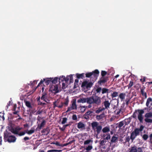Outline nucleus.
<instances>
[{
  "label": "nucleus",
  "instance_id": "obj_1",
  "mask_svg": "<svg viewBox=\"0 0 152 152\" xmlns=\"http://www.w3.org/2000/svg\"><path fill=\"white\" fill-rule=\"evenodd\" d=\"M146 105L147 107H145L143 109L136 110L132 116L133 118L136 119L137 112L138 114L137 117L140 124L143 123V122L144 117L143 114L144 113V110H146L147 112H149L152 109V99L151 98H149L147 99Z\"/></svg>",
  "mask_w": 152,
  "mask_h": 152
},
{
  "label": "nucleus",
  "instance_id": "obj_2",
  "mask_svg": "<svg viewBox=\"0 0 152 152\" xmlns=\"http://www.w3.org/2000/svg\"><path fill=\"white\" fill-rule=\"evenodd\" d=\"M78 103H84L86 102L89 104L86 108H91L92 107H94L100 105L101 103V99L100 97L97 96H91L87 98H80L77 100Z\"/></svg>",
  "mask_w": 152,
  "mask_h": 152
},
{
  "label": "nucleus",
  "instance_id": "obj_3",
  "mask_svg": "<svg viewBox=\"0 0 152 152\" xmlns=\"http://www.w3.org/2000/svg\"><path fill=\"white\" fill-rule=\"evenodd\" d=\"M144 126L142 125H141L140 128H136L134 131L131 133L130 138L132 142L135 139L137 136L140 135V132H142L144 128Z\"/></svg>",
  "mask_w": 152,
  "mask_h": 152
},
{
  "label": "nucleus",
  "instance_id": "obj_4",
  "mask_svg": "<svg viewBox=\"0 0 152 152\" xmlns=\"http://www.w3.org/2000/svg\"><path fill=\"white\" fill-rule=\"evenodd\" d=\"M4 140L5 142H15L16 138L14 136L12 135L11 133L8 132H4Z\"/></svg>",
  "mask_w": 152,
  "mask_h": 152
},
{
  "label": "nucleus",
  "instance_id": "obj_5",
  "mask_svg": "<svg viewBox=\"0 0 152 152\" xmlns=\"http://www.w3.org/2000/svg\"><path fill=\"white\" fill-rule=\"evenodd\" d=\"M92 129L95 132H96V136L100 134L102 128L101 125H99V124L97 122H93L91 124Z\"/></svg>",
  "mask_w": 152,
  "mask_h": 152
},
{
  "label": "nucleus",
  "instance_id": "obj_6",
  "mask_svg": "<svg viewBox=\"0 0 152 152\" xmlns=\"http://www.w3.org/2000/svg\"><path fill=\"white\" fill-rule=\"evenodd\" d=\"M99 73V72L98 69H95L92 72L86 73L85 74L86 76V77H94V79L96 80L98 76Z\"/></svg>",
  "mask_w": 152,
  "mask_h": 152
},
{
  "label": "nucleus",
  "instance_id": "obj_7",
  "mask_svg": "<svg viewBox=\"0 0 152 152\" xmlns=\"http://www.w3.org/2000/svg\"><path fill=\"white\" fill-rule=\"evenodd\" d=\"M145 121L146 123H152V119L150 118L152 117V112H150L146 113L144 115Z\"/></svg>",
  "mask_w": 152,
  "mask_h": 152
},
{
  "label": "nucleus",
  "instance_id": "obj_8",
  "mask_svg": "<svg viewBox=\"0 0 152 152\" xmlns=\"http://www.w3.org/2000/svg\"><path fill=\"white\" fill-rule=\"evenodd\" d=\"M108 77L106 76L105 77H102L98 81V83L100 86H102L106 83L108 80Z\"/></svg>",
  "mask_w": 152,
  "mask_h": 152
},
{
  "label": "nucleus",
  "instance_id": "obj_9",
  "mask_svg": "<svg viewBox=\"0 0 152 152\" xmlns=\"http://www.w3.org/2000/svg\"><path fill=\"white\" fill-rule=\"evenodd\" d=\"M93 85V83L92 82H88L87 81H83L82 84V87H86L87 88H91Z\"/></svg>",
  "mask_w": 152,
  "mask_h": 152
},
{
  "label": "nucleus",
  "instance_id": "obj_10",
  "mask_svg": "<svg viewBox=\"0 0 152 152\" xmlns=\"http://www.w3.org/2000/svg\"><path fill=\"white\" fill-rule=\"evenodd\" d=\"M22 127H17L14 128H11L10 129V131L15 134H19V132L22 129Z\"/></svg>",
  "mask_w": 152,
  "mask_h": 152
},
{
  "label": "nucleus",
  "instance_id": "obj_11",
  "mask_svg": "<svg viewBox=\"0 0 152 152\" xmlns=\"http://www.w3.org/2000/svg\"><path fill=\"white\" fill-rule=\"evenodd\" d=\"M77 108V106L76 104V102L75 101H73L71 107L68 108L66 112L70 111L76 109Z\"/></svg>",
  "mask_w": 152,
  "mask_h": 152
},
{
  "label": "nucleus",
  "instance_id": "obj_12",
  "mask_svg": "<svg viewBox=\"0 0 152 152\" xmlns=\"http://www.w3.org/2000/svg\"><path fill=\"white\" fill-rule=\"evenodd\" d=\"M49 90L52 92L57 93L59 92L58 87L57 85L53 86L51 87Z\"/></svg>",
  "mask_w": 152,
  "mask_h": 152
},
{
  "label": "nucleus",
  "instance_id": "obj_13",
  "mask_svg": "<svg viewBox=\"0 0 152 152\" xmlns=\"http://www.w3.org/2000/svg\"><path fill=\"white\" fill-rule=\"evenodd\" d=\"M102 104L104 106V108H105V109H108L110 107V103L109 101L105 100L102 103Z\"/></svg>",
  "mask_w": 152,
  "mask_h": 152
},
{
  "label": "nucleus",
  "instance_id": "obj_14",
  "mask_svg": "<svg viewBox=\"0 0 152 152\" xmlns=\"http://www.w3.org/2000/svg\"><path fill=\"white\" fill-rule=\"evenodd\" d=\"M45 124V120H43L40 124H38L37 127L36 129L37 130H40L42 127H44Z\"/></svg>",
  "mask_w": 152,
  "mask_h": 152
},
{
  "label": "nucleus",
  "instance_id": "obj_15",
  "mask_svg": "<svg viewBox=\"0 0 152 152\" xmlns=\"http://www.w3.org/2000/svg\"><path fill=\"white\" fill-rule=\"evenodd\" d=\"M51 83L52 84H56V83H57V81H59V83H60V81L61 80V78H60V77L59 78H58L57 77H55L54 78H51Z\"/></svg>",
  "mask_w": 152,
  "mask_h": 152
},
{
  "label": "nucleus",
  "instance_id": "obj_16",
  "mask_svg": "<svg viewBox=\"0 0 152 152\" xmlns=\"http://www.w3.org/2000/svg\"><path fill=\"white\" fill-rule=\"evenodd\" d=\"M58 102L57 101H55L53 102V104L54 105L53 107L55 108L56 107H57L59 108H61L63 106L64 104H63V102H61V104L60 105H58Z\"/></svg>",
  "mask_w": 152,
  "mask_h": 152
},
{
  "label": "nucleus",
  "instance_id": "obj_17",
  "mask_svg": "<svg viewBox=\"0 0 152 152\" xmlns=\"http://www.w3.org/2000/svg\"><path fill=\"white\" fill-rule=\"evenodd\" d=\"M50 129L49 127H47L42 130L41 132L44 133V134L47 135L49 133Z\"/></svg>",
  "mask_w": 152,
  "mask_h": 152
},
{
  "label": "nucleus",
  "instance_id": "obj_18",
  "mask_svg": "<svg viewBox=\"0 0 152 152\" xmlns=\"http://www.w3.org/2000/svg\"><path fill=\"white\" fill-rule=\"evenodd\" d=\"M60 78H61V81L63 82L65 81L66 82H67L69 80V76H67L66 77H65L64 76H61Z\"/></svg>",
  "mask_w": 152,
  "mask_h": 152
},
{
  "label": "nucleus",
  "instance_id": "obj_19",
  "mask_svg": "<svg viewBox=\"0 0 152 152\" xmlns=\"http://www.w3.org/2000/svg\"><path fill=\"white\" fill-rule=\"evenodd\" d=\"M93 113V112L92 111H91L89 110L87 112H86L84 115L85 117V118L87 119L89 118L88 115L91 116L92 115V114Z\"/></svg>",
  "mask_w": 152,
  "mask_h": 152
},
{
  "label": "nucleus",
  "instance_id": "obj_20",
  "mask_svg": "<svg viewBox=\"0 0 152 152\" xmlns=\"http://www.w3.org/2000/svg\"><path fill=\"white\" fill-rule=\"evenodd\" d=\"M47 98V93H46L44 92L42 94V96L41 98V99L42 100H43L45 102L48 103L46 100Z\"/></svg>",
  "mask_w": 152,
  "mask_h": 152
},
{
  "label": "nucleus",
  "instance_id": "obj_21",
  "mask_svg": "<svg viewBox=\"0 0 152 152\" xmlns=\"http://www.w3.org/2000/svg\"><path fill=\"white\" fill-rule=\"evenodd\" d=\"M93 142V140L88 139L85 140L84 142V145H88L90 144H92Z\"/></svg>",
  "mask_w": 152,
  "mask_h": 152
},
{
  "label": "nucleus",
  "instance_id": "obj_22",
  "mask_svg": "<svg viewBox=\"0 0 152 152\" xmlns=\"http://www.w3.org/2000/svg\"><path fill=\"white\" fill-rule=\"evenodd\" d=\"M117 140L118 137L115 136H113L112 137L111 140L110 142V144L111 145L112 143H115L117 141Z\"/></svg>",
  "mask_w": 152,
  "mask_h": 152
},
{
  "label": "nucleus",
  "instance_id": "obj_23",
  "mask_svg": "<svg viewBox=\"0 0 152 152\" xmlns=\"http://www.w3.org/2000/svg\"><path fill=\"white\" fill-rule=\"evenodd\" d=\"M77 127L79 129H83L85 128V125L83 123L81 122H80L77 124Z\"/></svg>",
  "mask_w": 152,
  "mask_h": 152
},
{
  "label": "nucleus",
  "instance_id": "obj_24",
  "mask_svg": "<svg viewBox=\"0 0 152 152\" xmlns=\"http://www.w3.org/2000/svg\"><path fill=\"white\" fill-rule=\"evenodd\" d=\"M145 88L144 87H143L142 88H141V93L142 96L145 97V98H146L147 97V94L144 91V89Z\"/></svg>",
  "mask_w": 152,
  "mask_h": 152
},
{
  "label": "nucleus",
  "instance_id": "obj_25",
  "mask_svg": "<svg viewBox=\"0 0 152 152\" xmlns=\"http://www.w3.org/2000/svg\"><path fill=\"white\" fill-rule=\"evenodd\" d=\"M104 114L103 113L99 115H97L96 116V118L97 120H99L103 118L104 117Z\"/></svg>",
  "mask_w": 152,
  "mask_h": 152
},
{
  "label": "nucleus",
  "instance_id": "obj_26",
  "mask_svg": "<svg viewBox=\"0 0 152 152\" xmlns=\"http://www.w3.org/2000/svg\"><path fill=\"white\" fill-rule=\"evenodd\" d=\"M44 81H45V83L46 85H48L50 83H51V77L44 79Z\"/></svg>",
  "mask_w": 152,
  "mask_h": 152
},
{
  "label": "nucleus",
  "instance_id": "obj_27",
  "mask_svg": "<svg viewBox=\"0 0 152 152\" xmlns=\"http://www.w3.org/2000/svg\"><path fill=\"white\" fill-rule=\"evenodd\" d=\"M126 94L125 93H121L119 94V97L121 101H123L125 99Z\"/></svg>",
  "mask_w": 152,
  "mask_h": 152
},
{
  "label": "nucleus",
  "instance_id": "obj_28",
  "mask_svg": "<svg viewBox=\"0 0 152 152\" xmlns=\"http://www.w3.org/2000/svg\"><path fill=\"white\" fill-rule=\"evenodd\" d=\"M76 76L78 79H83L84 77V74L83 73L81 74L77 73L76 74Z\"/></svg>",
  "mask_w": 152,
  "mask_h": 152
},
{
  "label": "nucleus",
  "instance_id": "obj_29",
  "mask_svg": "<svg viewBox=\"0 0 152 152\" xmlns=\"http://www.w3.org/2000/svg\"><path fill=\"white\" fill-rule=\"evenodd\" d=\"M110 131V128L109 126H106L104 127L102 129V131L104 133L108 132Z\"/></svg>",
  "mask_w": 152,
  "mask_h": 152
},
{
  "label": "nucleus",
  "instance_id": "obj_30",
  "mask_svg": "<svg viewBox=\"0 0 152 152\" xmlns=\"http://www.w3.org/2000/svg\"><path fill=\"white\" fill-rule=\"evenodd\" d=\"M34 128L32 127L30 130H26V133L29 135H30L34 133Z\"/></svg>",
  "mask_w": 152,
  "mask_h": 152
},
{
  "label": "nucleus",
  "instance_id": "obj_31",
  "mask_svg": "<svg viewBox=\"0 0 152 152\" xmlns=\"http://www.w3.org/2000/svg\"><path fill=\"white\" fill-rule=\"evenodd\" d=\"M92 145V144L89 145L88 146L86 147V148H85V149L87 151H89L93 148V146Z\"/></svg>",
  "mask_w": 152,
  "mask_h": 152
},
{
  "label": "nucleus",
  "instance_id": "obj_32",
  "mask_svg": "<svg viewBox=\"0 0 152 152\" xmlns=\"http://www.w3.org/2000/svg\"><path fill=\"white\" fill-rule=\"evenodd\" d=\"M124 124V121H120L119 123H117V125L118 126V127L120 128H121L122 127Z\"/></svg>",
  "mask_w": 152,
  "mask_h": 152
},
{
  "label": "nucleus",
  "instance_id": "obj_33",
  "mask_svg": "<svg viewBox=\"0 0 152 152\" xmlns=\"http://www.w3.org/2000/svg\"><path fill=\"white\" fill-rule=\"evenodd\" d=\"M109 89L106 88H103L102 89V94H104L105 93H109Z\"/></svg>",
  "mask_w": 152,
  "mask_h": 152
},
{
  "label": "nucleus",
  "instance_id": "obj_34",
  "mask_svg": "<svg viewBox=\"0 0 152 152\" xmlns=\"http://www.w3.org/2000/svg\"><path fill=\"white\" fill-rule=\"evenodd\" d=\"M106 142V140L103 139V140H100L99 141V144L101 146H103L105 145Z\"/></svg>",
  "mask_w": 152,
  "mask_h": 152
},
{
  "label": "nucleus",
  "instance_id": "obj_35",
  "mask_svg": "<svg viewBox=\"0 0 152 152\" xmlns=\"http://www.w3.org/2000/svg\"><path fill=\"white\" fill-rule=\"evenodd\" d=\"M137 147L136 146H134L131 147L130 152H137Z\"/></svg>",
  "mask_w": 152,
  "mask_h": 152
},
{
  "label": "nucleus",
  "instance_id": "obj_36",
  "mask_svg": "<svg viewBox=\"0 0 152 152\" xmlns=\"http://www.w3.org/2000/svg\"><path fill=\"white\" fill-rule=\"evenodd\" d=\"M124 121V124L125 125H128L131 122V120L130 118H128L125 119L123 121Z\"/></svg>",
  "mask_w": 152,
  "mask_h": 152
},
{
  "label": "nucleus",
  "instance_id": "obj_37",
  "mask_svg": "<svg viewBox=\"0 0 152 152\" xmlns=\"http://www.w3.org/2000/svg\"><path fill=\"white\" fill-rule=\"evenodd\" d=\"M69 102V98L68 97H67V98L64 99V102H63V104L64 105L67 106Z\"/></svg>",
  "mask_w": 152,
  "mask_h": 152
},
{
  "label": "nucleus",
  "instance_id": "obj_38",
  "mask_svg": "<svg viewBox=\"0 0 152 152\" xmlns=\"http://www.w3.org/2000/svg\"><path fill=\"white\" fill-rule=\"evenodd\" d=\"M25 104L27 107L30 109L32 108V107L31 103L29 101H26L25 102Z\"/></svg>",
  "mask_w": 152,
  "mask_h": 152
},
{
  "label": "nucleus",
  "instance_id": "obj_39",
  "mask_svg": "<svg viewBox=\"0 0 152 152\" xmlns=\"http://www.w3.org/2000/svg\"><path fill=\"white\" fill-rule=\"evenodd\" d=\"M105 110V108H104V107H103L102 108L100 107L98 109V110H97L96 111V113H99L101 112L102 111H104V110Z\"/></svg>",
  "mask_w": 152,
  "mask_h": 152
},
{
  "label": "nucleus",
  "instance_id": "obj_40",
  "mask_svg": "<svg viewBox=\"0 0 152 152\" xmlns=\"http://www.w3.org/2000/svg\"><path fill=\"white\" fill-rule=\"evenodd\" d=\"M118 93L116 92H114L111 94V96L112 99L118 96Z\"/></svg>",
  "mask_w": 152,
  "mask_h": 152
},
{
  "label": "nucleus",
  "instance_id": "obj_41",
  "mask_svg": "<svg viewBox=\"0 0 152 152\" xmlns=\"http://www.w3.org/2000/svg\"><path fill=\"white\" fill-rule=\"evenodd\" d=\"M107 74V72L105 71L102 70L101 72V75L102 77H105Z\"/></svg>",
  "mask_w": 152,
  "mask_h": 152
},
{
  "label": "nucleus",
  "instance_id": "obj_42",
  "mask_svg": "<svg viewBox=\"0 0 152 152\" xmlns=\"http://www.w3.org/2000/svg\"><path fill=\"white\" fill-rule=\"evenodd\" d=\"M86 106H80V110L81 112L83 113L86 110V108H87L86 107Z\"/></svg>",
  "mask_w": 152,
  "mask_h": 152
},
{
  "label": "nucleus",
  "instance_id": "obj_43",
  "mask_svg": "<svg viewBox=\"0 0 152 152\" xmlns=\"http://www.w3.org/2000/svg\"><path fill=\"white\" fill-rule=\"evenodd\" d=\"M102 90L101 87H98L96 90V93H100Z\"/></svg>",
  "mask_w": 152,
  "mask_h": 152
},
{
  "label": "nucleus",
  "instance_id": "obj_44",
  "mask_svg": "<svg viewBox=\"0 0 152 152\" xmlns=\"http://www.w3.org/2000/svg\"><path fill=\"white\" fill-rule=\"evenodd\" d=\"M30 110L31 111V113L33 114L36 113V109L33 107L30 109Z\"/></svg>",
  "mask_w": 152,
  "mask_h": 152
},
{
  "label": "nucleus",
  "instance_id": "obj_45",
  "mask_svg": "<svg viewBox=\"0 0 152 152\" xmlns=\"http://www.w3.org/2000/svg\"><path fill=\"white\" fill-rule=\"evenodd\" d=\"M75 141V140H73L69 142L66 143L64 144L63 145L64 146H66L69 144H70L72 143L73 142Z\"/></svg>",
  "mask_w": 152,
  "mask_h": 152
},
{
  "label": "nucleus",
  "instance_id": "obj_46",
  "mask_svg": "<svg viewBox=\"0 0 152 152\" xmlns=\"http://www.w3.org/2000/svg\"><path fill=\"white\" fill-rule=\"evenodd\" d=\"M73 75L71 74L70 75H69L70 83H72L73 82V78L72 77Z\"/></svg>",
  "mask_w": 152,
  "mask_h": 152
},
{
  "label": "nucleus",
  "instance_id": "obj_47",
  "mask_svg": "<svg viewBox=\"0 0 152 152\" xmlns=\"http://www.w3.org/2000/svg\"><path fill=\"white\" fill-rule=\"evenodd\" d=\"M134 84V82L132 81H131L130 82L129 84L127 86L128 87V88H131Z\"/></svg>",
  "mask_w": 152,
  "mask_h": 152
},
{
  "label": "nucleus",
  "instance_id": "obj_48",
  "mask_svg": "<svg viewBox=\"0 0 152 152\" xmlns=\"http://www.w3.org/2000/svg\"><path fill=\"white\" fill-rule=\"evenodd\" d=\"M107 136L104 139L105 140H109L110 139V138H111V136L109 133H108L107 134Z\"/></svg>",
  "mask_w": 152,
  "mask_h": 152
},
{
  "label": "nucleus",
  "instance_id": "obj_49",
  "mask_svg": "<svg viewBox=\"0 0 152 152\" xmlns=\"http://www.w3.org/2000/svg\"><path fill=\"white\" fill-rule=\"evenodd\" d=\"M67 120V118H63L62 121L61 122V124H65Z\"/></svg>",
  "mask_w": 152,
  "mask_h": 152
},
{
  "label": "nucleus",
  "instance_id": "obj_50",
  "mask_svg": "<svg viewBox=\"0 0 152 152\" xmlns=\"http://www.w3.org/2000/svg\"><path fill=\"white\" fill-rule=\"evenodd\" d=\"M26 133V132H19V134H18V135L20 136H22L23 135H24L25 133Z\"/></svg>",
  "mask_w": 152,
  "mask_h": 152
},
{
  "label": "nucleus",
  "instance_id": "obj_51",
  "mask_svg": "<svg viewBox=\"0 0 152 152\" xmlns=\"http://www.w3.org/2000/svg\"><path fill=\"white\" fill-rule=\"evenodd\" d=\"M148 136L147 134H144L142 136V138L144 140H146L147 139Z\"/></svg>",
  "mask_w": 152,
  "mask_h": 152
},
{
  "label": "nucleus",
  "instance_id": "obj_52",
  "mask_svg": "<svg viewBox=\"0 0 152 152\" xmlns=\"http://www.w3.org/2000/svg\"><path fill=\"white\" fill-rule=\"evenodd\" d=\"M125 138H126V140H125V142H129L130 140H131L130 137H129V136L126 137Z\"/></svg>",
  "mask_w": 152,
  "mask_h": 152
},
{
  "label": "nucleus",
  "instance_id": "obj_53",
  "mask_svg": "<svg viewBox=\"0 0 152 152\" xmlns=\"http://www.w3.org/2000/svg\"><path fill=\"white\" fill-rule=\"evenodd\" d=\"M30 85H32L34 86L35 84H37V81L36 80H34L33 82H32V81H31L30 82Z\"/></svg>",
  "mask_w": 152,
  "mask_h": 152
},
{
  "label": "nucleus",
  "instance_id": "obj_54",
  "mask_svg": "<svg viewBox=\"0 0 152 152\" xmlns=\"http://www.w3.org/2000/svg\"><path fill=\"white\" fill-rule=\"evenodd\" d=\"M72 119L73 120H76L77 119V116L76 115H72Z\"/></svg>",
  "mask_w": 152,
  "mask_h": 152
},
{
  "label": "nucleus",
  "instance_id": "obj_55",
  "mask_svg": "<svg viewBox=\"0 0 152 152\" xmlns=\"http://www.w3.org/2000/svg\"><path fill=\"white\" fill-rule=\"evenodd\" d=\"M46 104V103H43L40 101H39V102L38 103V105H40L42 106H43Z\"/></svg>",
  "mask_w": 152,
  "mask_h": 152
},
{
  "label": "nucleus",
  "instance_id": "obj_56",
  "mask_svg": "<svg viewBox=\"0 0 152 152\" xmlns=\"http://www.w3.org/2000/svg\"><path fill=\"white\" fill-rule=\"evenodd\" d=\"M44 81H44V80H43L42 79L40 81V82H39V83L38 84L37 86V87H39V86H40V85L42 84L43 83V82H44Z\"/></svg>",
  "mask_w": 152,
  "mask_h": 152
},
{
  "label": "nucleus",
  "instance_id": "obj_57",
  "mask_svg": "<svg viewBox=\"0 0 152 152\" xmlns=\"http://www.w3.org/2000/svg\"><path fill=\"white\" fill-rule=\"evenodd\" d=\"M42 112V111L38 110L37 112L36 111V113L35 114V115H37L38 114H40Z\"/></svg>",
  "mask_w": 152,
  "mask_h": 152
},
{
  "label": "nucleus",
  "instance_id": "obj_58",
  "mask_svg": "<svg viewBox=\"0 0 152 152\" xmlns=\"http://www.w3.org/2000/svg\"><path fill=\"white\" fill-rule=\"evenodd\" d=\"M34 92V90L32 91H31L27 93V94L28 96H29L32 94Z\"/></svg>",
  "mask_w": 152,
  "mask_h": 152
},
{
  "label": "nucleus",
  "instance_id": "obj_59",
  "mask_svg": "<svg viewBox=\"0 0 152 152\" xmlns=\"http://www.w3.org/2000/svg\"><path fill=\"white\" fill-rule=\"evenodd\" d=\"M137 152H142V148L140 147L138 148Z\"/></svg>",
  "mask_w": 152,
  "mask_h": 152
},
{
  "label": "nucleus",
  "instance_id": "obj_60",
  "mask_svg": "<svg viewBox=\"0 0 152 152\" xmlns=\"http://www.w3.org/2000/svg\"><path fill=\"white\" fill-rule=\"evenodd\" d=\"M29 138L28 137H24L23 138V140L25 141H26L27 140H29Z\"/></svg>",
  "mask_w": 152,
  "mask_h": 152
},
{
  "label": "nucleus",
  "instance_id": "obj_61",
  "mask_svg": "<svg viewBox=\"0 0 152 152\" xmlns=\"http://www.w3.org/2000/svg\"><path fill=\"white\" fill-rule=\"evenodd\" d=\"M130 99H127L125 100V101L126 102V104L127 105H128L129 104V102Z\"/></svg>",
  "mask_w": 152,
  "mask_h": 152
},
{
  "label": "nucleus",
  "instance_id": "obj_62",
  "mask_svg": "<svg viewBox=\"0 0 152 152\" xmlns=\"http://www.w3.org/2000/svg\"><path fill=\"white\" fill-rule=\"evenodd\" d=\"M57 151V150H48L47 152H56Z\"/></svg>",
  "mask_w": 152,
  "mask_h": 152
},
{
  "label": "nucleus",
  "instance_id": "obj_63",
  "mask_svg": "<svg viewBox=\"0 0 152 152\" xmlns=\"http://www.w3.org/2000/svg\"><path fill=\"white\" fill-rule=\"evenodd\" d=\"M150 142L151 143H152V140H151L152 139V134H151L150 135Z\"/></svg>",
  "mask_w": 152,
  "mask_h": 152
},
{
  "label": "nucleus",
  "instance_id": "obj_64",
  "mask_svg": "<svg viewBox=\"0 0 152 152\" xmlns=\"http://www.w3.org/2000/svg\"><path fill=\"white\" fill-rule=\"evenodd\" d=\"M62 88H65V84L64 83H62Z\"/></svg>",
  "mask_w": 152,
  "mask_h": 152
}]
</instances>
